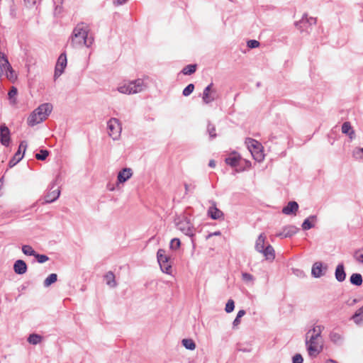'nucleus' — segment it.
Here are the masks:
<instances>
[{"label":"nucleus","mask_w":363,"mask_h":363,"mask_svg":"<svg viewBox=\"0 0 363 363\" xmlns=\"http://www.w3.org/2000/svg\"><path fill=\"white\" fill-rule=\"evenodd\" d=\"M324 326L315 325L306 334L305 344L310 357H317L323 350V340L321 336Z\"/></svg>","instance_id":"1"},{"label":"nucleus","mask_w":363,"mask_h":363,"mask_svg":"<svg viewBox=\"0 0 363 363\" xmlns=\"http://www.w3.org/2000/svg\"><path fill=\"white\" fill-rule=\"evenodd\" d=\"M89 32L90 28L87 23H77L69 38L71 46L74 48L82 46L90 48L94 43V38L89 35Z\"/></svg>","instance_id":"2"},{"label":"nucleus","mask_w":363,"mask_h":363,"mask_svg":"<svg viewBox=\"0 0 363 363\" xmlns=\"http://www.w3.org/2000/svg\"><path fill=\"white\" fill-rule=\"evenodd\" d=\"M52 110V105L50 103H45L40 105L28 116V125L33 127L44 121L50 114Z\"/></svg>","instance_id":"3"},{"label":"nucleus","mask_w":363,"mask_h":363,"mask_svg":"<svg viewBox=\"0 0 363 363\" xmlns=\"http://www.w3.org/2000/svg\"><path fill=\"white\" fill-rule=\"evenodd\" d=\"M147 88L146 84L142 79H137L124 84L118 87V91L121 94H134L143 91Z\"/></svg>","instance_id":"4"},{"label":"nucleus","mask_w":363,"mask_h":363,"mask_svg":"<svg viewBox=\"0 0 363 363\" xmlns=\"http://www.w3.org/2000/svg\"><path fill=\"white\" fill-rule=\"evenodd\" d=\"M176 225L179 230L187 236L192 238L195 235L196 229L190 219L186 216L178 218L176 220Z\"/></svg>","instance_id":"5"},{"label":"nucleus","mask_w":363,"mask_h":363,"mask_svg":"<svg viewBox=\"0 0 363 363\" xmlns=\"http://www.w3.org/2000/svg\"><path fill=\"white\" fill-rule=\"evenodd\" d=\"M316 24V18L308 17L307 13H304L301 19L295 23L296 27L301 33H309L312 30V26Z\"/></svg>","instance_id":"6"},{"label":"nucleus","mask_w":363,"mask_h":363,"mask_svg":"<svg viewBox=\"0 0 363 363\" xmlns=\"http://www.w3.org/2000/svg\"><path fill=\"white\" fill-rule=\"evenodd\" d=\"M59 179L60 175H57L55 180L50 184L49 191L44 197L45 203L54 202L59 198L60 190V187L57 186Z\"/></svg>","instance_id":"7"},{"label":"nucleus","mask_w":363,"mask_h":363,"mask_svg":"<svg viewBox=\"0 0 363 363\" xmlns=\"http://www.w3.org/2000/svg\"><path fill=\"white\" fill-rule=\"evenodd\" d=\"M108 134L113 140H118L121 136V125L118 119L111 118L107 122Z\"/></svg>","instance_id":"8"},{"label":"nucleus","mask_w":363,"mask_h":363,"mask_svg":"<svg viewBox=\"0 0 363 363\" xmlns=\"http://www.w3.org/2000/svg\"><path fill=\"white\" fill-rule=\"evenodd\" d=\"M157 257L161 270L169 274L172 271V266L169 262V257L165 255V250L160 249L157 252Z\"/></svg>","instance_id":"9"},{"label":"nucleus","mask_w":363,"mask_h":363,"mask_svg":"<svg viewBox=\"0 0 363 363\" xmlns=\"http://www.w3.org/2000/svg\"><path fill=\"white\" fill-rule=\"evenodd\" d=\"M218 97L217 91L213 88V84H209L203 91L202 100L205 104H209Z\"/></svg>","instance_id":"10"},{"label":"nucleus","mask_w":363,"mask_h":363,"mask_svg":"<svg viewBox=\"0 0 363 363\" xmlns=\"http://www.w3.org/2000/svg\"><path fill=\"white\" fill-rule=\"evenodd\" d=\"M67 60L66 54L62 53L57 61L55 69V78L59 77L64 72L65 68L67 66Z\"/></svg>","instance_id":"11"},{"label":"nucleus","mask_w":363,"mask_h":363,"mask_svg":"<svg viewBox=\"0 0 363 363\" xmlns=\"http://www.w3.org/2000/svg\"><path fill=\"white\" fill-rule=\"evenodd\" d=\"M327 269L326 264L323 265L321 262H316L312 266L311 274L315 278H320L325 274Z\"/></svg>","instance_id":"12"},{"label":"nucleus","mask_w":363,"mask_h":363,"mask_svg":"<svg viewBox=\"0 0 363 363\" xmlns=\"http://www.w3.org/2000/svg\"><path fill=\"white\" fill-rule=\"evenodd\" d=\"M211 206L208 209V216L213 220H219L224 218V213L216 206V201H209Z\"/></svg>","instance_id":"13"},{"label":"nucleus","mask_w":363,"mask_h":363,"mask_svg":"<svg viewBox=\"0 0 363 363\" xmlns=\"http://www.w3.org/2000/svg\"><path fill=\"white\" fill-rule=\"evenodd\" d=\"M10 130L9 128L5 125L2 124L0 125V143L1 145L8 147L10 144Z\"/></svg>","instance_id":"14"},{"label":"nucleus","mask_w":363,"mask_h":363,"mask_svg":"<svg viewBox=\"0 0 363 363\" xmlns=\"http://www.w3.org/2000/svg\"><path fill=\"white\" fill-rule=\"evenodd\" d=\"M133 175V170L130 168H123L118 174L117 182L123 184L128 181Z\"/></svg>","instance_id":"15"},{"label":"nucleus","mask_w":363,"mask_h":363,"mask_svg":"<svg viewBox=\"0 0 363 363\" xmlns=\"http://www.w3.org/2000/svg\"><path fill=\"white\" fill-rule=\"evenodd\" d=\"M298 229L294 225H287L283 228L282 231L277 235L281 238H290L298 232Z\"/></svg>","instance_id":"16"},{"label":"nucleus","mask_w":363,"mask_h":363,"mask_svg":"<svg viewBox=\"0 0 363 363\" xmlns=\"http://www.w3.org/2000/svg\"><path fill=\"white\" fill-rule=\"evenodd\" d=\"M28 269V267L25 261L22 259H18L14 262L13 271L17 274H24Z\"/></svg>","instance_id":"17"},{"label":"nucleus","mask_w":363,"mask_h":363,"mask_svg":"<svg viewBox=\"0 0 363 363\" xmlns=\"http://www.w3.org/2000/svg\"><path fill=\"white\" fill-rule=\"evenodd\" d=\"M330 340L336 345H342L344 342V335L336 331H331L329 334Z\"/></svg>","instance_id":"18"},{"label":"nucleus","mask_w":363,"mask_h":363,"mask_svg":"<svg viewBox=\"0 0 363 363\" xmlns=\"http://www.w3.org/2000/svg\"><path fill=\"white\" fill-rule=\"evenodd\" d=\"M298 209V204L296 201H289L286 206L282 208V213L285 215L296 213Z\"/></svg>","instance_id":"19"},{"label":"nucleus","mask_w":363,"mask_h":363,"mask_svg":"<svg viewBox=\"0 0 363 363\" xmlns=\"http://www.w3.org/2000/svg\"><path fill=\"white\" fill-rule=\"evenodd\" d=\"M335 277L337 281L342 282L346 279L345 267L342 263L339 264L335 269Z\"/></svg>","instance_id":"20"},{"label":"nucleus","mask_w":363,"mask_h":363,"mask_svg":"<svg viewBox=\"0 0 363 363\" xmlns=\"http://www.w3.org/2000/svg\"><path fill=\"white\" fill-rule=\"evenodd\" d=\"M260 253L263 254L266 259L273 260L275 258V252L274 247L271 245H267L266 247H264V250Z\"/></svg>","instance_id":"21"},{"label":"nucleus","mask_w":363,"mask_h":363,"mask_svg":"<svg viewBox=\"0 0 363 363\" xmlns=\"http://www.w3.org/2000/svg\"><path fill=\"white\" fill-rule=\"evenodd\" d=\"M317 220V216L315 215H311L307 218H306L302 223V228L304 230H310L314 227V225L311 223L313 221H315Z\"/></svg>","instance_id":"22"},{"label":"nucleus","mask_w":363,"mask_h":363,"mask_svg":"<svg viewBox=\"0 0 363 363\" xmlns=\"http://www.w3.org/2000/svg\"><path fill=\"white\" fill-rule=\"evenodd\" d=\"M265 239H266V237L262 233L258 236V238L256 240V242H255V250L257 252H261L262 251L264 250V247H266L264 246Z\"/></svg>","instance_id":"23"},{"label":"nucleus","mask_w":363,"mask_h":363,"mask_svg":"<svg viewBox=\"0 0 363 363\" xmlns=\"http://www.w3.org/2000/svg\"><path fill=\"white\" fill-rule=\"evenodd\" d=\"M104 279L108 286L114 288L117 286V283L115 279V275L112 272L110 271L107 272L104 276Z\"/></svg>","instance_id":"24"},{"label":"nucleus","mask_w":363,"mask_h":363,"mask_svg":"<svg viewBox=\"0 0 363 363\" xmlns=\"http://www.w3.org/2000/svg\"><path fill=\"white\" fill-rule=\"evenodd\" d=\"M350 281L352 285L359 286L362 284V276L359 273H354L350 277Z\"/></svg>","instance_id":"25"},{"label":"nucleus","mask_w":363,"mask_h":363,"mask_svg":"<svg viewBox=\"0 0 363 363\" xmlns=\"http://www.w3.org/2000/svg\"><path fill=\"white\" fill-rule=\"evenodd\" d=\"M342 132L344 134L349 135L350 138H352V135H354V131L352 128L351 124L350 122H345L342 125Z\"/></svg>","instance_id":"26"},{"label":"nucleus","mask_w":363,"mask_h":363,"mask_svg":"<svg viewBox=\"0 0 363 363\" xmlns=\"http://www.w3.org/2000/svg\"><path fill=\"white\" fill-rule=\"evenodd\" d=\"M23 157V154L20 155V151H17L13 157L9 162V167L12 168L16 164H17Z\"/></svg>","instance_id":"27"},{"label":"nucleus","mask_w":363,"mask_h":363,"mask_svg":"<svg viewBox=\"0 0 363 363\" xmlns=\"http://www.w3.org/2000/svg\"><path fill=\"white\" fill-rule=\"evenodd\" d=\"M240 160V156L233 155L225 158V163L231 167H237Z\"/></svg>","instance_id":"28"},{"label":"nucleus","mask_w":363,"mask_h":363,"mask_svg":"<svg viewBox=\"0 0 363 363\" xmlns=\"http://www.w3.org/2000/svg\"><path fill=\"white\" fill-rule=\"evenodd\" d=\"M42 340V336L35 333L30 334L28 337V342L34 345L39 344Z\"/></svg>","instance_id":"29"},{"label":"nucleus","mask_w":363,"mask_h":363,"mask_svg":"<svg viewBox=\"0 0 363 363\" xmlns=\"http://www.w3.org/2000/svg\"><path fill=\"white\" fill-rule=\"evenodd\" d=\"M57 280V275L55 273L50 274L45 280L43 282V285L45 287H48L51 284L56 282Z\"/></svg>","instance_id":"30"},{"label":"nucleus","mask_w":363,"mask_h":363,"mask_svg":"<svg viewBox=\"0 0 363 363\" xmlns=\"http://www.w3.org/2000/svg\"><path fill=\"white\" fill-rule=\"evenodd\" d=\"M182 343L187 350H194L196 348V344L191 339H183Z\"/></svg>","instance_id":"31"},{"label":"nucleus","mask_w":363,"mask_h":363,"mask_svg":"<svg viewBox=\"0 0 363 363\" xmlns=\"http://www.w3.org/2000/svg\"><path fill=\"white\" fill-rule=\"evenodd\" d=\"M196 70V65H188L185 66L182 72L185 75H191L194 74Z\"/></svg>","instance_id":"32"},{"label":"nucleus","mask_w":363,"mask_h":363,"mask_svg":"<svg viewBox=\"0 0 363 363\" xmlns=\"http://www.w3.org/2000/svg\"><path fill=\"white\" fill-rule=\"evenodd\" d=\"M363 313H360L359 311H357L352 316L351 319L353 320V321L357 325H363Z\"/></svg>","instance_id":"33"},{"label":"nucleus","mask_w":363,"mask_h":363,"mask_svg":"<svg viewBox=\"0 0 363 363\" xmlns=\"http://www.w3.org/2000/svg\"><path fill=\"white\" fill-rule=\"evenodd\" d=\"M22 252L24 255L28 256H35L36 252L33 250V248L28 245H24L22 246Z\"/></svg>","instance_id":"34"},{"label":"nucleus","mask_w":363,"mask_h":363,"mask_svg":"<svg viewBox=\"0 0 363 363\" xmlns=\"http://www.w3.org/2000/svg\"><path fill=\"white\" fill-rule=\"evenodd\" d=\"M246 312L245 310H240L238 312L237 316L233 322V327L238 326L240 323V318L245 315Z\"/></svg>","instance_id":"35"},{"label":"nucleus","mask_w":363,"mask_h":363,"mask_svg":"<svg viewBox=\"0 0 363 363\" xmlns=\"http://www.w3.org/2000/svg\"><path fill=\"white\" fill-rule=\"evenodd\" d=\"M354 258L361 264H363V248L359 249L354 252Z\"/></svg>","instance_id":"36"},{"label":"nucleus","mask_w":363,"mask_h":363,"mask_svg":"<svg viewBox=\"0 0 363 363\" xmlns=\"http://www.w3.org/2000/svg\"><path fill=\"white\" fill-rule=\"evenodd\" d=\"M49 155L47 150H41L38 153L35 154V158L38 160H45Z\"/></svg>","instance_id":"37"},{"label":"nucleus","mask_w":363,"mask_h":363,"mask_svg":"<svg viewBox=\"0 0 363 363\" xmlns=\"http://www.w3.org/2000/svg\"><path fill=\"white\" fill-rule=\"evenodd\" d=\"M181 241L179 238H173L170 241L169 247L172 250H177L180 247Z\"/></svg>","instance_id":"38"},{"label":"nucleus","mask_w":363,"mask_h":363,"mask_svg":"<svg viewBox=\"0 0 363 363\" xmlns=\"http://www.w3.org/2000/svg\"><path fill=\"white\" fill-rule=\"evenodd\" d=\"M235 308V303L233 299H229L226 303L225 311L226 313H230L233 311Z\"/></svg>","instance_id":"39"},{"label":"nucleus","mask_w":363,"mask_h":363,"mask_svg":"<svg viewBox=\"0 0 363 363\" xmlns=\"http://www.w3.org/2000/svg\"><path fill=\"white\" fill-rule=\"evenodd\" d=\"M194 90V85L193 84H189L187 85L183 90L182 94L184 96H189Z\"/></svg>","instance_id":"40"},{"label":"nucleus","mask_w":363,"mask_h":363,"mask_svg":"<svg viewBox=\"0 0 363 363\" xmlns=\"http://www.w3.org/2000/svg\"><path fill=\"white\" fill-rule=\"evenodd\" d=\"M207 131H208L211 138H214L216 137V128L211 123H208V124Z\"/></svg>","instance_id":"41"},{"label":"nucleus","mask_w":363,"mask_h":363,"mask_svg":"<svg viewBox=\"0 0 363 363\" xmlns=\"http://www.w3.org/2000/svg\"><path fill=\"white\" fill-rule=\"evenodd\" d=\"M34 257L36 259L37 262L40 264L45 263L49 259V257L47 255L38 254L37 252Z\"/></svg>","instance_id":"42"},{"label":"nucleus","mask_w":363,"mask_h":363,"mask_svg":"<svg viewBox=\"0 0 363 363\" xmlns=\"http://www.w3.org/2000/svg\"><path fill=\"white\" fill-rule=\"evenodd\" d=\"M252 155L258 162H262L264 160V155L262 151H257L256 153L252 152Z\"/></svg>","instance_id":"43"},{"label":"nucleus","mask_w":363,"mask_h":363,"mask_svg":"<svg viewBox=\"0 0 363 363\" xmlns=\"http://www.w3.org/2000/svg\"><path fill=\"white\" fill-rule=\"evenodd\" d=\"M27 146H28V145H27V142L26 140H23L20 143L18 150V151H20V155H22V154H23V155L25 154Z\"/></svg>","instance_id":"44"},{"label":"nucleus","mask_w":363,"mask_h":363,"mask_svg":"<svg viewBox=\"0 0 363 363\" xmlns=\"http://www.w3.org/2000/svg\"><path fill=\"white\" fill-rule=\"evenodd\" d=\"M242 279L245 282L252 281L254 280V277L247 272L242 273Z\"/></svg>","instance_id":"45"},{"label":"nucleus","mask_w":363,"mask_h":363,"mask_svg":"<svg viewBox=\"0 0 363 363\" xmlns=\"http://www.w3.org/2000/svg\"><path fill=\"white\" fill-rule=\"evenodd\" d=\"M247 45L250 48H256L259 46V42L256 40H250L247 42Z\"/></svg>","instance_id":"46"},{"label":"nucleus","mask_w":363,"mask_h":363,"mask_svg":"<svg viewBox=\"0 0 363 363\" xmlns=\"http://www.w3.org/2000/svg\"><path fill=\"white\" fill-rule=\"evenodd\" d=\"M303 359L301 354H296L293 358V363H303Z\"/></svg>","instance_id":"47"},{"label":"nucleus","mask_w":363,"mask_h":363,"mask_svg":"<svg viewBox=\"0 0 363 363\" xmlns=\"http://www.w3.org/2000/svg\"><path fill=\"white\" fill-rule=\"evenodd\" d=\"M18 93V90L16 87L14 86H12L11 89L9 90V93H8V95H9V98L10 99H11L12 98H13Z\"/></svg>","instance_id":"48"},{"label":"nucleus","mask_w":363,"mask_h":363,"mask_svg":"<svg viewBox=\"0 0 363 363\" xmlns=\"http://www.w3.org/2000/svg\"><path fill=\"white\" fill-rule=\"evenodd\" d=\"M253 143H256V145H254L252 144V150H250V152H255V153H256L257 151H261L260 149H259V144L257 142V141H255L253 140Z\"/></svg>","instance_id":"49"},{"label":"nucleus","mask_w":363,"mask_h":363,"mask_svg":"<svg viewBox=\"0 0 363 363\" xmlns=\"http://www.w3.org/2000/svg\"><path fill=\"white\" fill-rule=\"evenodd\" d=\"M126 2V0H113V4L116 6H120Z\"/></svg>","instance_id":"50"},{"label":"nucleus","mask_w":363,"mask_h":363,"mask_svg":"<svg viewBox=\"0 0 363 363\" xmlns=\"http://www.w3.org/2000/svg\"><path fill=\"white\" fill-rule=\"evenodd\" d=\"M353 157H355L356 159H359V158H361V155H362V153H358L357 152V148L354 149L353 150Z\"/></svg>","instance_id":"51"},{"label":"nucleus","mask_w":363,"mask_h":363,"mask_svg":"<svg viewBox=\"0 0 363 363\" xmlns=\"http://www.w3.org/2000/svg\"><path fill=\"white\" fill-rule=\"evenodd\" d=\"M208 166L210 167H212V168L215 167H216V162L214 160H210L209 163H208Z\"/></svg>","instance_id":"52"},{"label":"nucleus","mask_w":363,"mask_h":363,"mask_svg":"<svg viewBox=\"0 0 363 363\" xmlns=\"http://www.w3.org/2000/svg\"><path fill=\"white\" fill-rule=\"evenodd\" d=\"M297 271V273H296V275L297 276H304V273L303 271L301 270H296Z\"/></svg>","instance_id":"53"},{"label":"nucleus","mask_w":363,"mask_h":363,"mask_svg":"<svg viewBox=\"0 0 363 363\" xmlns=\"http://www.w3.org/2000/svg\"><path fill=\"white\" fill-rule=\"evenodd\" d=\"M185 193L187 194L189 190V186L187 184H184Z\"/></svg>","instance_id":"54"},{"label":"nucleus","mask_w":363,"mask_h":363,"mask_svg":"<svg viewBox=\"0 0 363 363\" xmlns=\"http://www.w3.org/2000/svg\"><path fill=\"white\" fill-rule=\"evenodd\" d=\"M327 363H337V361L333 359H329L328 361H327Z\"/></svg>","instance_id":"55"},{"label":"nucleus","mask_w":363,"mask_h":363,"mask_svg":"<svg viewBox=\"0 0 363 363\" xmlns=\"http://www.w3.org/2000/svg\"><path fill=\"white\" fill-rule=\"evenodd\" d=\"M3 184H4V178H3V177H1V178L0 179V189L2 188Z\"/></svg>","instance_id":"56"},{"label":"nucleus","mask_w":363,"mask_h":363,"mask_svg":"<svg viewBox=\"0 0 363 363\" xmlns=\"http://www.w3.org/2000/svg\"><path fill=\"white\" fill-rule=\"evenodd\" d=\"M357 152L358 153H363V147L362 148H357Z\"/></svg>","instance_id":"57"},{"label":"nucleus","mask_w":363,"mask_h":363,"mask_svg":"<svg viewBox=\"0 0 363 363\" xmlns=\"http://www.w3.org/2000/svg\"><path fill=\"white\" fill-rule=\"evenodd\" d=\"M358 311H360V313H363V306H362L361 308H359L358 309Z\"/></svg>","instance_id":"58"},{"label":"nucleus","mask_w":363,"mask_h":363,"mask_svg":"<svg viewBox=\"0 0 363 363\" xmlns=\"http://www.w3.org/2000/svg\"><path fill=\"white\" fill-rule=\"evenodd\" d=\"M220 234V233L219 231L216 232V233H213V235H218Z\"/></svg>","instance_id":"59"}]
</instances>
